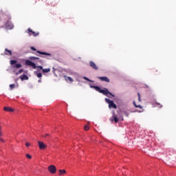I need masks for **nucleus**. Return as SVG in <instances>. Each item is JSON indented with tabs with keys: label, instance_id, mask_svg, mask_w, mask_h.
<instances>
[{
	"label": "nucleus",
	"instance_id": "20",
	"mask_svg": "<svg viewBox=\"0 0 176 176\" xmlns=\"http://www.w3.org/2000/svg\"><path fill=\"white\" fill-rule=\"evenodd\" d=\"M29 60H39V58L38 57H35V56H30L29 57Z\"/></svg>",
	"mask_w": 176,
	"mask_h": 176
},
{
	"label": "nucleus",
	"instance_id": "36",
	"mask_svg": "<svg viewBox=\"0 0 176 176\" xmlns=\"http://www.w3.org/2000/svg\"><path fill=\"white\" fill-rule=\"evenodd\" d=\"M38 83H41V79H40V80H38Z\"/></svg>",
	"mask_w": 176,
	"mask_h": 176
},
{
	"label": "nucleus",
	"instance_id": "23",
	"mask_svg": "<svg viewBox=\"0 0 176 176\" xmlns=\"http://www.w3.org/2000/svg\"><path fill=\"white\" fill-rule=\"evenodd\" d=\"M89 129L90 127L89 126V125H85L84 126V129L85 130V131H87Z\"/></svg>",
	"mask_w": 176,
	"mask_h": 176
},
{
	"label": "nucleus",
	"instance_id": "15",
	"mask_svg": "<svg viewBox=\"0 0 176 176\" xmlns=\"http://www.w3.org/2000/svg\"><path fill=\"white\" fill-rule=\"evenodd\" d=\"M21 80H28V77L27 75L23 74L21 76H20Z\"/></svg>",
	"mask_w": 176,
	"mask_h": 176
},
{
	"label": "nucleus",
	"instance_id": "2",
	"mask_svg": "<svg viewBox=\"0 0 176 176\" xmlns=\"http://www.w3.org/2000/svg\"><path fill=\"white\" fill-rule=\"evenodd\" d=\"M25 65L32 67L33 68V69H36V68H38V69H42V71L43 70V67L38 66V67H37L36 65L34 63H33L32 61H31L30 60H26L25 61Z\"/></svg>",
	"mask_w": 176,
	"mask_h": 176
},
{
	"label": "nucleus",
	"instance_id": "21",
	"mask_svg": "<svg viewBox=\"0 0 176 176\" xmlns=\"http://www.w3.org/2000/svg\"><path fill=\"white\" fill-rule=\"evenodd\" d=\"M14 64H17V60H10V65H14Z\"/></svg>",
	"mask_w": 176,
	"mask_h": 176
},
{
	"label": "nucleus",
	"instance_id": "1",
	"mask_svg": "<svg viewBox=\"0 0 176 176\" xmlns=\"http://www.w3.org/2000/svg\"><path fill=\"white\" fill-rule=\"evenodd\" d=\"M90 87L91 89H95V90L96 91H98L99 93L104 94V96H108V94H109L112 97H115V96L113 94H112V93L109 92V91H108V89H107V88H104L103 89H101V88H100V87L94 86V85H91Z\"/></svg>",
	"mask_w": 176,
	"mask_h": 176
},
{
	"label": "nucleus",
	"instance_id": "10",
	"mask_svg": "<svg viewBox=\"0 0 176 176\" xmlns=\"http://www.w3.org/2000/svg\"><path fill=\"white\" fill-rule=\"evenodd\" d=\"M4 54L6 56H12V50H8V48H6L5 52H4Z\"/></svg>",
	"mask_w": 176,
	"mask_h": 176
},
{
	"label": "nucleus",
	"instance_id": "22",
	"mask_svg": "<svg viewBox=\"0 0 176 176\" xmlns=\"http://www.w3.org/2000/svg\"><path fill=\"white\" fill-rule=\"evenodd\" d=\"M23 72H24V69H21L18 72L16 73V74L19 75L20 74H23Z\"/></svg>",
	"mask_w": 176,
	"mask_h": 176
},
{
	"label": "nucleus",
	"instance_id": "16",
	"mask_svg": "<svg viewBox=\"0 0 176 176\" xmlns=\"http://www.w3.org/2000/svg\"><path fill=\"white\" fill-rule=\"evenodd\" d=\"M64 78L67 82H68V80L69 82H74V79H72V78H71L70 76H65Z\"/></svg>",
	"mask_w": 176,
	"mask_h": 176
},
{
	"label": "nucleus",
	"instance_id": "13",
	"mask_svg": "<svg viewBox=\"0 0 176 176\" xmlns=\"http://www.w3.org/2000/svg\"><path fill=\"white\" fill-rule=\"evenodd\" d=\"M115 122V123H118L119 122V119H118V116L116 115H113L112 118H111V122Z\"/></svg>",
	"mask_w": 176,
	"mask_h": 176
},
{
	"label": "nucleus",
	"instance_id": "3",
	"mask_svg": "<svg viewBox=\"0 0 176 176\" xmlns=\"http://www.w3.org/2000/svg\"><path fill=\"white\" fill-rule=\"evenodd\" d=\"M106 102L109 104V108H113L114 109H116L117 107L113 100H111L109 98H105Z\"/></svg>",
	"mask_w": 176,
	"mask_h": 176
},
{
	"label": "nucleus",
	"instance_id": "8",
	"mask_svg": "<svg viewBox=\"0 0 176 176\" xmlns=\"http://www.w3.org/2000/svg\"><path fill=\"white\" fill-rule=\"evenodd\" d=\"M98 79H99L102 82H107V83H109V82H110L109 78H108V77H107V76H103V77L98 76Z\"/></svg>",
	"mask_w": 176,
	"mask_h": 176
},
{
	"label": "nucleus",
	"instance_id": "5",
	"mask_svg": "<svg viewBox=\"0 0 176 176\" xmlns=\"http://www.w3.org/2000/svg\"><path fill=\"white\" fill-rule=\"evenodd\" d=\"M38 148L41 151H45V149L47 148V145L45 144L43 142L38 141Z\"/></svg>",
	"mask_w": 176,
	"mask_h": 176
},
{
	"label": "nucleus",
	"instance_id": "14",
	"mask_svg": "<svg viewBox=\"0 0 176 176\" xmlns=\"http://www.w3.org/2000/svg\"><path fill=\"white\" fill-rule=\"evenodd\" d=\"M36 53H38V54H43V56H52V54L47 53V52H43L41 51H36Z\"/></svg>",
	"mask_w": 176,
	"mask_h": 176
},
{
	"label": "nucleus",
	"instance_id": "18",
	"mask_svg": "<svg viewBox=\"0 0 176 176\" xmlns=\"http://www.w3.org/2000/svg\"><path fill=\"white\" fill-rule=\"evenodd\" d=\"M42 72H43V74H47V72H50V68L43 69Z\"/></svg>",
	"mask_w": 176,
	"mask_h": 176
},
{
	"label": "nucleus",
	"instance_id": "27",
	"mask_svg": "<svg viewBox=\"0 0 176 176\" xmlns=\"http://www.w3.org/2000/svg\"><path fill=\"white\" fill-rule=\"evenodd\" d=\"M26 157L28 159H32V156H31V155H30V154H26Z\"/></svg>",
	"mask_w": 176,
	"mask_h": 176
},
{
	"label": "nucleus",
	"instance_id": "33",
	"mask_svg": "<svg viewBox=\"0 0 176 176\" xmlns=\"http://www.w3.org/2000/svg\"><path fill=\"white\" fill-rule=\"evenodd\" d=\"M125 116H129V113L127 111L124 112Z\"/></svg>",
	"mask_w": 176,
	"mask_h": 176
},
{
	"label": "nucleus",
	"instance_id": "17",
	"mask_svg": "<svg viewBox=\"0 0 176 176\" xmlns=\"http://www.w3.org/2000/svg\"><path fill=\"white\" fill-rule=\"evenodd\" d=\"M133 105L135 108H140V109H142V105H137V104H135V101H133Z\"/></svg>",
	"mask_w": 176,
	"mask_h": 176
},
{
	"label": "nucleus",
	"instance_id": "30",
	"mask_svg": "<svg viewBox=\"0 0 176 176\" xmlns=\"http://www.w3.org/2000/svg\"><path fill=\"white\" fill-rule=\"evenodd\" d=\"M138 96L139 102H141V96L140 95V93L138 94Z\"/></svg>",
	"mask_w": 176,
	"mask_h": 176
},
{
	"label": "nucleus",
	"instance_id": "4",
	"mask_svg": "<svg viewBox=\"0 0 176 176\" xmlns=\"http://www.w3.org/2000/svg\"><path fill=\"white\" fill-rule=\"evenodd\" d=\"M48 171L51 174H56V173H57V168H56L54 165H50L48 166Z\"/></svg>",
	"mask_w": 176,
	"mask_h": 176
},
{
	"label": "nucleus",
	"instance_id": "24",
	"mask_svg": "<svg viewBox=\"0 0 176 176\" xmlns=\"http://www.w3.org/2000/svg\"><path fill=\"white\" fill-rule=\"evenodd\" d=\"M21 67H22L21 64L18 63L15 65L16 68H21Z\"/></svg>",
	"mask_w": 176,
	"mask_h": 176
},
{
	"label": "nucleus",
	"instance_id": "12",
	"mask_svg": "<svg viewBox=\"0 0 176 176\" xmlns=\"http://www.w3.org/2000/svg\"><path fill=\"white\" fill-rule=\"evenodd\" d=\"M64 174H67V170H65V169L58 170V175L61 176L64 175Z\"/></svg>",
	"mask_w": 176,
	"mask_h": 176
},
{
	"label": "nucleus",
	"instance_id": "19",
	"mask_svg": "<svg viewBox=\"0 0 176 176\" xmlns=\"http://www.w3.org/2000/svg\"><path fill=\"white\" fill-rule=\"evenodd\" d=\"M34 75H36L37 78H42V73H38L37 72H34Z\"/></svg>",
	"mask_w": 176,
	"mask_h": 176
},
{
	"label": "nucleus",
	"instance_id": "26",
	"mask_svg": "<svg viewBox=\"0 0 176 176\" xmlns=\"http://www.w3.org/2000/svg\"><path fill=\"white\" fill-rule=\"evenodd\" d=\"M10 88L11 90H13V89H14V84H10Z\"/></svg>",
	"mask_w": 176,
	"mask_h": 176
},
{
	"label": "nucleus",
	"instance_id": "6",
	"mask_svg": "<svg viewBox=\"0 0 176 176\" xmlns=\"http://www.w3.org/2000/svg\"><path fill=\"white\" fill-rule=\"evenodd\" d=\"M5 27L6 28H7L8 30H13L14 25H13V23H12V21H8L5 24Z\"/></svg>",
	"mask_w": 176,
	"mask_h": 176
},
{
	"label": "nucleus",
	"instance_id": "32",
	"mask_svg": "<svg viewBox=\"0 0 176 176\" xmlns=\"http://www.w3.org/2000/svg\"><path fill=\"white\" fill-rule=\"evenodd\" d=\"M156 105H157L159 107V108H162V104H160V103H157L156 102Z\"/></svg>",
	"mask_w": 176,
	"mask_h": 176
},
{
	"label": "nucleus",
	"instance_id": "34",
	"mask_svg": "<svg viewBox=\"0 0 176 176\" xmlns=\"http://www.w3.org/2000/svg\"><path fill=\"white\" fill-rule=\"evenodd\" d=\"M0 141L1 142H5V140H3L2 138H0Z\"/></svg>",
	"mask_w": 176,
	"mask_h": 176
},
{
	"label": "nucleus",
	"instance_id": "7",
	"mask_svg": "<svg viewBox=\"0 0 176 176\" xmlns=\"http://www.w3.org/2000/svg\"><path fill=\"white\" fill-rule=\"evenodd\" d=\"M29 35H33V36H38L39 35V32H36L34 31H32L31 28L28 29Z\"/></svg>",
	"mask_w": 176,
	"mask_h": 176
},
{
	"label": "nucleus",
	"instance_id": "35",
	"mask_svg": "<svg viewBox=\"0 0 176 176\" xmlns=\"http://www.w3.org/2000/svg\"><path fill=\"white\" fill-rule=\"evenodd\" d=\"M49 135H49V134L47 133V134H45V135H43V137H45V138H46V137H49Z\"/></svg>",
	"mask_w": 176,
	"mask_h": 176
},
{
	"label": "nucleus",
	"instance_id": "11",
	"mask_svg": "<svg viewBox=\"0 0 176 176\" xmlns=\"http://www.w3.org/2000/svg\"><path fill=\"white\" fill-rule=\"evenodd\" d=\"M3 111H6V112H14V109H13L11 107H4Z\"/></svg>",
	"mask_w": 176,
	"mask_h": 176
},
{
	"label": "nucleus",
	"instance_id": "25",
	"mask_svg": "<svg viewBox=\"0 0 176 176\" xmlns=\"http://www.w3.org/2000/svg\"><path fill=\"white\" fill-rule=\"evenodd\" d=\"M3 133H2V126L0 125V137H2Z\"/></svg>",
	"mask_w": 176,
	"mask_h": 176
},
{
	"label": "nucleus",
	"instance_id": "9",
	"mask_svg": "<svg viewBox=\"0 0 176 176\" xmlns=\"http://www.w3.org/2000/svg\"><path fill=\"white\" fill-rule=\"evenodd\" d=\"M89 65H90V67H91V68H93L96 71H97L98 69V67H97V65H96L94 63V62H93V61L89 62Z\"/></svg>",
	"mask_w": 176,
	"mask_h": 176
},
{
	"label": "nucleus",
	"instance_id": "29",
	"mask_svg": "<svg viewBox=\"0 0 176 176\" xmlns=\"http://www.w3.org/2000/svg\"><path fill=\"white\" fill-rule=\"evenodd\" d=\"M30 49H31V50H33L34 52H36V48L34 47H31Z\"/></svg>",
	"mask_w": 176,
	"mask_h": 176
},
{
	"label": "nucleus",
	"instance_id": "28",
	"mask_svg": "<svg viewBox=\"0 0 176 176\" xmlns=\"http://www.w3.org/2000/svg\"><path fill=\"white\" fill-rule=\"evenodd\" d=\"M25 145H26V146L28 148V147L31 146V143H30V142H26V143H25Z\"/></svg>",
	"mask_w": 176,
	"mask_h": 176
},
{
	"label": "nucleus",
	"instance_id": "31",
	"mask_svg": "<svg viewBox=\"0 0 176 176\" xmlns=\"http://www.w3.org/2000/svg\"><path fill=\"white\" fill-rule=\"evenodd\" d=\"M84 79H85V80H88V82H94L90 80L87 77H84Z\"/></svg>",
	"mask_w": 176,
	"mask_h": 176
}]
</instances>
